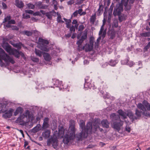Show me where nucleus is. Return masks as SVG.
<instances>
[{
  "label": "nucleus",
  "mask_w": 150,
  "mask_h": 150,
  "mask_svg": "<svg viewBox=\"0 0 150 150\" xmlns=\"http://www.w3.org/2000/svg\"><path fill=\"white\" fill-rule=\"evenodd\" d=\"M75 124L74 120L70 121L68 131L66 133L63 140V142L65 144L67 145L70 141L73 140L75 137Z\"/></svg>",
  "instance_id": "1"
},
{
  "label": "nucleus",
  "mask_w": 150,
  "mask_h": 150,
  "mask_svg": "<svg viewBox=\"0 0 150 150\" xmlns=\"http://www.w3.org/2000/svg\"><path fill=\"white\" fill-rule=\"evenodd\" d=\"M137 107L143 111V114L144 115L150 117V113L148 111H150V105L147 101L144 100L142 104L138 103Z\"/></svg>",
  "instance_id": "2"
},
{
  "label": "nucleus",
  "mask_w": 150,
  "mask_h": 150,
  "mask_svg": "<svg viewBox=\"0 0 150 150\" xmlns=\"http://www.w3.org/2000/svg\"><path fill=\"white\" fill-rule=\"evenodd\" d=\"M3 60L8 65L10 63L12 64L15 63L13 58L6 54L4 51L0 48V60Z\"/></svg>",
  "instance_id": "3"
},
{
  "label": "nucleus",
  "mask_w": 150,
  "mask_h": 150,
  "mask_svg": "<svg viewBox=\"0 0 150 150\" xmlns=\"http://www.w3.org/2000/svg\"><path fill=\"white\" fill-rule=\"evenodd\" d=\"M92 124L91 122H88L87 124L85 127V123L83 122L80 123V127L82 129V131H84V137H87L88 134H91L92 132Z\"/></svg>",
  "instance_id": "4"
},
{
  "label": "nucleus",
  "mask_w": 150,
  "mask_h": 150,
  "mask_svg": "<svg viewBox=\"0 0 150 150\" xmlns=\"http://www.w3.org/2000/svg\"><path fill=\"white\" fill-rule=\"evenodd\" d=\"M39 43L38 45V48L43 51L48 52L50 49L47 45L49 43L48 41L42 38H39L38 39Z\"/></svg>",
  "instance_id": "5"
},
{
  "label": "nucleus",
  "mask_w": 150,
  "mask_h": 150,
  "mask_svg": "<svg viewBox=\"0 0 150 150\" xmlns=\"http://www.w3.org/2000/svg\"><path fill=\"white\" fill-rule=\"evenodd\" d=\"M57 135H56L55 132H54L53 135L47 140V145L49 146L51 144L52 147L54 149L57 148L58 144Z\"/></svg>",
  "instance_id": "6"
},
{
  "label": "nucleus",
  "mask_w": 150,
  "mask_h": 150,
  "mask_svg": "<svg viewBox=\"0 0 150 150\" xmlns=\"http://www.w3.org/2000/svg\"><path fill=\"white\" fill-rule=\"evenodd\" d=\"M123 4H122V0L120 3L117 4L115 7V8L113 12V14L115 16L121 15V12H122L123 10Z\"/></svg>",
  "instance_id": "7"
},
{
  "label": "nucleus",
  "mask_w": 150,
  "mask_h": 150,
  "mask_svg": "<svg viewBox=\"0 0 150 150\" xmlns=\"http://www.w3.org/2000/svg\"><path fill=\"white\" fill-rule=\"evenodd\" d=\"M122 0V4L125 6V10L126 11H129L131 8L132 4L134 2V0Z\"/></svg>",
  "instance_id": "8"
},
{
  "label": "nucleus",
  "mask_w": 150,
  "mask_h": 150,
  "mask_svg": "<svg viewBox=\"0 0 150 150\" xmlns=\"http://www.w3.org/2000/svg\"><path fill=\"white\" fill-rule=\"evenodd\" d=\"M123 121L121 120L120 117H119V120H117V121L114 122L113 123V127L116 130L119 132L120 131L123 125Z\"/></svg>",
  "instance_id": "9"
},
{
  "label": "nucleus",
  "mask_w": 150,
  "mask_h": 150,
  "mask_svg": "<svg viewBox=\"0 0 150 150\" xmlns=\"http://www.w3.org/2000/svg\"><path fill=\"white\" fill-rule=\"evenodd\" d=\"M88 77L87 76L85 79V83L84 84V88L86 89L88 88L93 89L94 88V85L91 81H88Z\"/></svg>",
  "instance_id": "10"
},
{
  "label": "nucleus",
  "mask_w": 150,
  "mask_h": 150,
  "mask_svg": "<svg viewBox=\"0 0 150 150\" xmlns=\"http://www.w3.org/2000/svg\"><path fill=\"white\" fill-rule=\"evenodd\" d=\"M8 39L3 38L2 44V47L8 53L10 52V50L11 49V46L7 42H6V41H8Z\"/></svg>",
  "instance_id": "11"
},
{
  "label": "nucleus",
  "mask_w": 150,
  "mask_h": 150,
  "mask_svg": "<svg viewBox=\"0 0 150 150\" xmlns=\"http://www.w3.org/2000/svg\"><path fill=\"white\" fill-rule=\"evenodd\" d=\"M8 53L11 55H13L16 58L20 57V52L15 49H11Z\"/></svg>",
  "instance_id": "12"
},
{
  "label": "nucleus",
  "mask_w": 150,
  "mask_h": 150,
  "mask_svg": "<svg viewBox=\"0 0 150 150\" xmlns=\"http://www.w3.org/2000/svg\"><path fill=\"white\" fill-rule=\"evenodd\" d=\"M55 132V134H57V137H62L63 135L64 134V130L62 127H61L60 129H59L58 132H57V131H56L54 132Z\"/></svg>",
  "instance_id": "13"
},
{
  "label": "nucleus",
  "mask_w": 150,
  "mask_h": 150,
  "mask_svg": "<svg viewBox=\"0 0 150 150\" xmlns=\"http://www.w3.org/2000/svg\"><path fill=\"white\" fill-rule=\"evenodd\" d=\"M99 123L98 122H95L93 124L94 127H92V131L95 133L97 131V129H98L99 130L102 132L103 130L102 128H100L99 127Z\"/></svg>",
  "instance_id": "14"
},
{
  "label": "nucleus",
  "mask_w": 150,
  "mask_h": 150,
  "mask_svg": "<svg viewBox=\"0 0 150 150\" xmlns=\"http://www.w3.org/2000/svg\"><path fill=\"white\" fill-rule=\"evenodd\" d=\"M12 112L11 109H10L6 111L5 113L3 115V117L5 118H9L12 115Z\"/></svg>",
  "instance_id": "15"
},
{
  "label": "nucleus",
  "mask_w": 150,
  "mask_h": 150,
  "mask_svg": "<svg viewBox=\"0 0 150 150\" xmlns=\"http://www.w3.org/2000/svg\"><path fill=\"white\" fill-rule=\"evenodd\" d=\"M101 123L103 127H105L106 128H109L110 123L108 122L107 120H103L101 121Z\"/></svg>",
  "instance_id": "16"
},
{
  "label": "nucleus",
  "mask_w": 150,
  "mask_h": 150,
  "mask_svg": "<svg viewBox=\"0 0 150 150\" xmlns=\"http://www.w3.org/2000/svg\"><path fill=\"white\" fill-rule=\"evenodd\" d=\"M84 47V49L86 52L90 51L93 49V46L89 44H86Z\"/></svg>",
  "instance_id": "17"
},
{
  "label": "nucleus",
  "mask_w": 150,
  "mask_h": 150,
  "mask_svg": "<svg viewBox=\"0 0 150 150\" xmlns=\"http://www.w3.org/2000/svg\"><path fill=\"white\" fill-rule=\"evenodd\" d=\"M15 5L18 8H23L24 6V4L23 2L19 0H15Z\"/></svg>",
  "instance_id": "18"
},
{
  "label": "nucleus",
  "mask_w": 150,
  "mask_h": 150,
  "mask_svg": "<svg viewBox=\"0 0 150 150\" xmlns=\"http://www.w3.org/2000/svg\"><path fill=\"white\" fill-rule=\"evenodd\" d=\"M50 130L47 129L42 133L43 137L45 139L48 138L50 136Z\"/></svg>",
  "instance_id": "19"
},
{
  "label": "nucleus",
  "mask_w": 150,
  "mask_h": 150,
  "mask_svg": "<svg viewBox=\"0 0 150 150\" xmlns=\"http://www.w3.org/2000/svg\"><path fill=\"white\" fill-rule=\"evenodd\" d=\"M108 35L110 37L109 38L112 40L116 36V33L114 30H110L108 33Z\"/></svg>",
  "instance_id": "20"
},
{
  "label": "nucleus",
  "mask_w": 150,
  "mask_h": 150,
  "mask_svg": "<svg viewBox=\"0 0 150 150\" xmlns=\"http://www.w3.org/2000/svg\"><path fill=\"white\" fill-rule=\"evenodd\" d=\"M127 116H128L130 119H132L133 120H137V117L135 116L132 112H128L127 114Z\"/></svg>",
  "instance_id": "21"
},
{
  "label": "nucleus",
  "mask_w": 150,
  "mask_h": 150,
  "mask_svg": "<svg viewBox=\"0 0 150 150\" xmlns=\"http://www.w3.org/2000/svg\"><path fill=\"white\" fill-rule=\"evenodd\" d=\"M84 131H82L81 132L76 134V137L78 140H80L82 139L83 137L84 138H86L84 137Z\"/></svg>",
  "instance_id": "22"
},
{
  "label": "nucleus",
  "mask_w": 150,
  "mask_h": 150,
  "mask_svg": "<svg viewBox=\"0 0 150 150\" xmlns=\"http://www.w3.org/2000/svg\"><path fill=\"white\" fill-rule=\"evenodd\" d=\"M119 115L123 117L124 119L127 118V114L122 110H119L117 111Z\"/></svg>",
  "instance_id": "23"
},
{
  "label": "nucleus",
  "mask_w": 150,
  "mask_h": 150,
  "mask_svg": "<svg viewBox=\"0 0 150 150\" xmlns=\"http://www.w3.org/2000/svg\"><path fill=\"white\" fill-rule=\"evenodd\" d=\"M43 57L45 60L46 61H50L51 59V57L48 53L44 52L43 53Z\"/></svg>",
  "instance_id": "24"
},
{
  "label": "nucleus",
  "mask_w": 150,
  "mask_h": 150,
  "mask_svg": "<svg viewBox=\"0 0 150 150\" xmlns=\"http://www.w3.org/2000/svg\"><path fill=\"white\" fill-rule=\"evenodd\" d=\"M11 44L13 46V47L17 48L18 49H20L22 47V44L21 42L18 43H11Z\"/></svg>",
  "instance_id": "25"
},
{
  "label": "nucleus",
  "mask_w": 150,
  "mask_h": 150,
  "mask_svg": "<svg viewBox=\"0 0 150 150\" xmlns=\"http://www.w3.org/2000/svg\"><path fill=\"white\" fill-rule=\"evenodd\" d=\"M23 111L22 108L21 107H18L14 112V115L16 116L18 114L21 113Z\"/></svg>",
  "instance_id": "26"
},
{
  "label": "nucleus",
  "mask_w": 150,
  "mask_h": 150,
  "mask_svg": "<svg viewBox=\"0 0 150 150\" xmlns=\"http://www.w3.org/2000/svg\"><path fill=\"white\" fill-rule=\"evenodd\" d=\"M103 9V6L102 4L99 5V8L97 12V15L98 16H100L102 13V11Z\"/></svg>",
  "instance_id": "27"
},
{
  "label": "nucleus",
  "mask_w": 150,
  "mask_h": 150,
  "mask_svg": "<svg viewBox=\"0 0 150 150\" xmlns=\"http://www.w3.org/2000/svg\"><path fill=\"white\" fill-rule=\"evenodd\" d=\"M24 115H21L17 119L16 121L19 122H24Z\"/></svg>",
  "instance_id": "28"
},
{
  "label": "nucleus",
  "mask_w": 150,
  "mask_h": 150,
  "mask_svg": "<svg viewBox=\"0 0 150 150\" xmlns=\"http://www.w3.org/2000/svg\"><path fill=\"white\" fill-rule=\"evenodd\" d=\"M118 20L120 22H122L124 20H125V15L123 14L122 15H118Z\"/></svg>",
  "instance_id": "29"
},
{
  "label": "nucleus",
  "mask_w": 150,
  "mask_h": 150,
  "mask_svg": "<svg viewBox=\"0 0 150 150\" xmlns=\"http://www.w3.org/2000/svg\"><path fill=\"white\" fill-rule=\"evenodd\" d=\"M117 62H118L117 60H111L109 62V64L111 66H115Z\"/></svg>",
  "instance_id": "30"
},
{
  "label": "nucleus",
  "mask_w": 150,
  "mask_h": 150,
  "mask_svg": "<svg viewBox=\"0 0 150 150\" xmlns=\"http://www.w3.org/2000/svg\"><path fill=\"white\" fill-rule=\"evenodd\" d=\"M96 19V14L95 13L94 15H92L90 18V21L91 23L94 24Z\"/></svg>",
  "instance_id": "31"
},
{
  "label": "nucleus",
  "mask_w": 150,
  "mask_h": 150,
  "mask_svg": "<svg viewBox=\"0 0 150 150\" xmlns=\"http://www.w3.org/2000/svg\"><path fill=\"white\" fill-rule=\"evenodd\" d=\"M24 115L25 117L26 118H30L31 117V115L30 111L28 110H27L24 114H23Z\"/></svg>",
  "instance_id": "32"
},
{
  "label": "nucleus",
  "mask_w": 150,
  "mask_h": 150,
  "mask_svg": "<svg viewBox=\"0 0 150 150\" xmlns=\"http://www.w3.org/2000/svg\"><path fill=\"white\" fill-rule=\"evenodd\" d=\"M23 34L28 36H30L32 35L33 33L27 30L24 31L23 32Z\"/></svg>",
  "instance_id": "33"
},
{
  "label": "nucleus",
  "mask_w": 150,
  "mask_h": 150,
  "mask_svg": "<svg viewBox=\"0 0 150 150\" xmlns=\"http://www.w3.org/2000/svg\"><path fill=\"white\" fill-rule=\"evenodd\" d=\"M142 111L137 109L135 110V114L138 117H140L141 116Z\"/></svg>",
  "instance_id": "34"
},
{
  "label": "nucleus",
  "mask_w": 150,
  "mask_h": 150,
  "mask_svg": "<svg viewBox=\"0 0 150 150\" xmlns=\"http://www.w3.org/2000/svg\"><path fill=\"white\" fill-rule=\"evenodd\" d=\"M42 52L39 50L35 49V53L36 55L40 57L42 56Z\"/></svg>",
  "instance_id": "35"
},
{
  "label": "nucleus",
  "mask_w": 150,
  "mask_h": 150,
  "mask_svg": "<svg viewBox=\"0 0 150 150\" xmlns=\"http://www.w3.org/2000/svg\"><path fill=\"white\" fill-rule=\"evenodd\" d=\"M23 18L25 19H27L30 18V16L27 13H23L22 15Z\"/></svg>",
  "instance_id": "36"
},
{
  "label": "nucleus",
  "mask_w": 150,
  "mask_h": 150,
  "mask_svg": "<svg viewBox=\"0 0 150 150\" xmlns=\"http://www.w3.org/2000/svg\"><path fill=\"white\" fill-rule=\"evenodd\" d=\"M87 34L86 32L84 33L83 35L81 36V39L83 40V41L86 40L87 38Z\"/></svg>",
  "instance_id": "37"
},
{
  "label": "nucleus",
  "mask_w": 150,
  "mask_h": 150,
  "mask_svg": "<svg viewBox=\"0 0 150 150\" xmlns=\"http://www.w3.org/2000/svg\"><path fill=\"white\" fill-rule=\"evenodd\" d=\"M28 8L29 9H34L35 8V6L32 4L29 3L27 4Z\"/></svg>",
  "instance_id": "38"
},
{
  "label": "nucleus",
  "mask_w": 150,
  "mask_h": 150,
  "mask_svg": "<svg viewBox=\"0 0 150 150\" xmlns=\"http://www.w3.org/2000/svg\"><path fill=\"white\" fill-rule=\"evenodd\" d=\"M11 19V17L10 16H7L4 19V20L3 22V23L8 22Z\"/></svg>",
  "instance_id": "39"
},
{
  "label": "nucleus",
  "mask_w": 150,
  "mask_h": 150,
  "mask_svg": "<svg viewBox=\"0 0 150 150\" xmlns=\"http://www.w3.org/2000/svg\"><path fill=\"white\" fill-rule=\"evenodd\" d=\"M112 26L115 28H117L118 26V22L117 20H114L112 24Z\"/></svg>",
  "instance_id": "40"
},
{
  "label": "nucleus",
  "mask_w": 150,
  "mask_h": 150,
  "mask_svg": "<svg viewBox=\"0 0 150 150\" xmlns=\"http://www.w3.org/2000/svg\"><path fill=\"white\" fill-rule=\"evenodd\" d=\"M57 21L58 23H64V21L62 20L61 16H58L57 18Z\"/></svg>",
  "instance_id": "41"
},
{
  "label": "nucleus",
  "mask_w": 150,
  "mask_h": 150,
  "mask_svg": "<svg viewBox=\"0 0 150 150\" xmlns=\"http://www.w3.org/2000/svg\"><path fill=\"white\" fill-rule=\"evenodd\" d=\"M110 117L111 118H113V120H114V119L115 118H117L118 120L119 117H120L119 116L116 115L114 113L111 114L110 115Z\"/></svg>",
  "instance_id": "42"
},
{
  "label": "nucleus",
  "mask_w": 150,
  "mask_h": 150,
  "mask_svg": "<svg viewBox=\"0 0 150 150\" xmlns=\"http://www.w3.org/2000/svg\"><path fill=\"white\" fill-rule=\"evenodd\" d=\"M45 15L49 19H51L52 18V14L50 13L47 12L46 13Z\"/></svg>",
  "instance_id": "43"
},
{
  "label": "nucleus",
  "mask_w": 150,
  "mask_h": 150,
  "mask_svg": "<svg viewBox=\"0 0 150 150\" xmlns=\"http://www.w3.org/2000/svg\"><path fill=\"white\" fill-rule=\"evenodd\" d=\"M42 4V3L41 1H38L35 3V5L39 8H40Z\"/></svg>",
  "instance_id": "44"
},
{
  "label": "nucleus",
  "mask_w": 150,
  "mask_h": 150,
  "mask_svg": "<svg viewBox=\"0 0 150 150\" xmlns=\"http://www.w3.org/2000/svg\"><path fill=\"white\" fill-rule=\"evenodd\" d=\"M49 126V124L47 123H44L42 125V128L44 129L47 128Z\"/></svg>",
  "instance_id": "45"
},
{
  "label": "nucleus",
  "mask_w": 150,
  "mask_h": 150,
  "mask_svg": "<svg viewBox=\"0 0 150 150\" xmlns=\"http://www.w3.org/2000/svg\"><path fill=\"white\" fill-rule=\"evenodd\" d=\"M114 7V4L113 3L110 6V8L109 9V12L112 13Z\"/></svg>",
  "instance_id": "46"
},
{
  "label": "nucleus",
  "mask_w": 150,
  "mask_h": 150,
  "mask_svg": "<svg viewBox=\"0 0 150 150\" xmlns=\"http://www.w3.org/2000/svg\"><path fill=\"white\" fill-rule=\"evenodd\" d=\"M140 35L143 37H148L147 32L142 33L140 34Z\"/></svg>",
  "instance_id": "47"
},
{
  "label": "nucleus",
  "mask_w": 150,
  "mask_h": 150,
  "mask_svg": "<svg viewBox=\"0 0 150 150\" xmlns=\"http://www.w3.org/2000/svg\"><path fill=\"white\" fill-rule=\"evenodd\" d=\"M84 28V26L83 25H80L79 27L78 30L79 31H81L83 30Z\"/></svg>",
  "instance_id": "48"
},
{
  "label": "nucleus",
  "mask_w": 150,
  "mask_h": 150,
  "mask_svg": "<svg viewBox=\"0 0 150 150\" xmlns=\"http://www.w3.org/2000/svg\"><path fill=\"white\" fill-rule=\"evenodd\" d=\"M83 41L81 39H80L78 41L76 42V44L78 45H81L82 43L83 42Z\"/></svg>",
  "instance_id": "49"
},
{
  "label": "nucleus",
  "mask_w": 150,
  "mask_h": 150,
  "mask_svg": "<svg viewBox=\"0 0 150 150\" xmlns=\"http://www.w3.org/2000/svg\"><path fill=\"white\" fill-rule=\"evenodd\" d=\"M11 29L13 30L18 31L19 30L18 28L16 25H13L11 27Z\"/></svg>",
  "instance_id": "50"
},
{
  "label": "nucleus",
  "mask_w": 150,
  "mask_h": 150,
  "mask_svg": "<svg viewBox=\"0 0 150 150\" xmlns=\"http://www.w3.org/2000/svg\"><path fill=\"white\" fill-rule=\"evenodd\" d=\"M69 30L71 33L72 32H75V29L74 26L72 25L71 27L69 28Z\"/></svg>",
  "instance_id": "51"
},
{
  "label": "nucleus",
  "mask_w": 150,
  "mask_h": 150,
  "mask_svg": "<svg viewBox=\"0 0 150 150\" xmlns=\"http://www.w3.org/2000/svg\"><path fill=\"white\" fill-rule=\"evenodd\" d=\"M78 49L79 50V51H81L82 50H84V47L82 46L81 45H78Z\"/></svg>",
  "instance_id": "52"
},
{
  "label": "nucleus",
  "mask_w": 150,
  "mask_h": 150,
  "mask_svg": "<svg viewBox=\"0 0 150 150\" xmlns=\"http://www.w3.org/2000/svg\"><path fill=\"white\" fill-rule=\"evenodd\" d=\"M94 38H90V41H89V44L91 45L92 46H93V43H94Z\"/></svg>",
  "instance_id": "53"
},
{
  "label": "nucleus",
  "mask_w": 150,
  "mask_h": 150,
  "mask_svg": "<svg viewBox=\"0 0 150 150\" xmlns=\"http://www.w3.org/2000/svg\"><path fill=\"white\" fill-rule=\"evenodd\" d=\"M25 12L26 13H28L29 14H32L33 13V11L31 10H25Z\"/></svg>",
  "instance_id": "54"
},
{
  "label": "nucleus",
  "mask_w": 150,
  "mask_h": 150,
  "mask_svg": "<svg viewBox=\"0 0 150 150\" xmlns=\"http://www.w3.org/2000/svg\"><path fill=\"white\" fill-rule=\"evenodd\" d=\"M125 130L126 131L129 133L130 132L131 128L129 126H127L125 127Z\"/></svg>",
  "instance_id": "55"
},
{
  "label": "nucleus",
  "mask_w": 150,
  "mask_h": 150,
  "mask_svg": "<svg viewBox=\"0 0 150 150\" xmlns=\"http://www.w3.org/2000/svg\"><path fill=\"white\" fill-rule=\"evenodd\" d=\"M8 22L9 24H16V22L14 20H10Z\"/></svg>",
  "instance_id": "56"
},
{
  "label": "nucleus",
  "mask_w": 150,
  "mask_h": 150,
  "mask_svg": "<svg viewBox=\"0 0 150 150\" xmlns=\"http://www.w3.org/2000/svg\"><path fill=\"white\" fill-rule=\"evenodd\" d=\"M103 30L104 27H101L100 30V31H99V35H100L102 34V33H103Z\"/></svg>",
  "instance_id": "57"
},
{
  "label": "nucleus",
  "mask_w": 150,
  "mask_h": 150,
  "mask_svg": "<svg viewBox=\"0 0 150 150\" xmlns=\"http://www.w3.org/2000/svg\"><path fill=\"white\" fill-rule=\"evenodd\" d=\"M2 5L3 8L4 9H6L7 8V6L6 4L4 2H2Z\"/></svg>",
  "instance_id": "58"
},
{
  "label": "nucleus",
  "mask_w": 150,
  "mask_h": 150,
  "mask_svg": "<svg viewBox=\"0 0 150 150\" xmlns=\"http://www.w3.org/2000/svg\"><path fill=\"white\" fill-rule=\"evenodd\" d=\"M47 6L46 5L42 4L40 8L45 9L47 8Z\"/></svg>",
  "instance_id": "59"
},
{
  "label": "nucleus",
  "mask_w": 150,
  "mask_h": 150,
  "mask_svg": "<svg viewBox=\"0 0 150 150\" xmlns=\"http://www.w3.org/2000/svg\"><path fill=\"white\" fill-rule=\"evenodd\" d=\"M2 60H0V66L1 67H3L5 66V64L2 61Z\"/></svg>",
  "instance_id": "60"
},
{
  "label": "nucleus",
  "mask_w": 150,
  "mask_h": 150,
  "mask_svg": "<svg viewBox=\"0 0 150 150\" xmlns=\"http://www.w3.org/2000/svg\"><path fill=\"white\" fill-rule=\"evenodd\" d=\"M32 60L33 62H37L39 61V59L37 58H32Z\"/></svg>",
  "instance_id": "61"
},
{
  "label": "nucleus",
  "mask_w": 150,
  "mask_h": 150,
  "mask_svg": "<svg viewBox=\"0 0 150 150\" xmlns=\"http://www.w3.org/2000/svg\"><path fill=\"white\" fill-rule=\"evenodd\" d=\"M150 46L147 45L146 46H145L144 49V50L145 52L147 51V50L149 48Z\"/></svg>",
  "instance_id": "62"
},
{
  "label": "nucleus",
  "mask_w": 150,
  "mask_h": 150,
  "mask_svg": "<svg viewBox=\"0 0 150 150\" xmlns=\"http://www.w3.org/2000/svg\"><path fill=\"white\" fill-rule=\"evenodd\" d=\"M78 14V11L76 10L75 11L74 13H73L72 16L74 17H76L77 16Z\"/></svg>",
  "instance_id": "63"
},
{
  "label": "nucleus",
  "mask_w": 150,
  "mask_h": 150,
  "mask_svg": "<svg viewBox=\"0 0 150 150\" xmlns=\"http://www.w3.org/2000/svg\"><path fill=\"white\" fill-rule=\"evenodd\" d=\"M74 1L73 0H71L67 2V4L69 5H71L74 4Z\"/></svg>",
  "instance_id": "64"
}]
</instances>
